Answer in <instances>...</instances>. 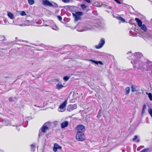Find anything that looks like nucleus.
<instances>
[{
	"label": "nucleus",
	"instance_id": "f257e3e1",
	"mask_svg": "<svg viewBox=\"0 0 152 152\" xmlns=\"http://www.w3.org/2000/svg\"><path fill=\"white\" fill-rule=\"evenodd\" d=\"M142 30L140 34V37L146 40L152 39V32L148 29L145 24H143L140 27Z\"/></svg>",
	"mask_w": 152,
	"mask_h": 152
},
{
	"label": "nucleus",
	"instance_id": "f03ea898",
	"mask_svg": "<svg viewBox=\"0 0 152 152\" xmlns=\"http://www.w3.org/2000/svg\"><path fill=\"white\" fill-rule=\"evenodd\" d=\"M142 56V54L139 52L136 53L132 56L131 62L134 67L139 68L142 66L139 59Z\"/></svg>",
	"mask_w": 152,
	"mask_h": 152
},
{
	"label": "nucleus",
	"instance_id": "7ed1b4c3",
	"mask_svg": "<svg viewBox=\"0 0 152 152\" xmlns=\"http://www.w3.org/2000/svg\"><path fill=\"white\" fill-rule=\"evenodd\" d=\"M72 15L75 18V20L77 21L81 19V16L83 15V13L81 12H77L75 13H73Z\"/></svg>",
	"mask_w": 152,
	"mask_h": 152
},
{
	"label": "nucleus",
	"instance_id": "20e7f679",
	"mask_svg": "<svg viewBox=\"0 0 152 152\" xmlns=\"http://www.w3.org/2000/svg\"><path fill=\"white\" fill-rule=\"evenodd\" d=\"M21 19L20 18H18L15 21H13L12 22V23H10V24H14L16 25H19L20 26H23L24 25H26V26H29V25H32V21H28L27 22V23H25V24H19L18 23H17V21H21Z\"/></svg>",
	"mask_w": 152,
	"mask_h": 152
},
{
	"label": "nucleus",
	"instance_id": "39448f33",
	"mask_svg": "<svg viewBox=\"0 0 152 152\" xmlns=\"http://www.w3.org/2000/svg\"><path fill=\"white\" fill-rule=\"evenodd\" d=\"M51 123L49 122H47L44 124L42 126L41 131L43 133H45L50 127Z\"/></svg>",
	"mask_w": 152,
	"mask_h": 152
},
{
	"label": "nucleus",
	"instance_id": "423d86ee",
	"mask_svg": "<svg viewBox=\"0 0 152 152\" xmlns=\"http://www.w3.org/2000/svg\"><path fill=\"white\" fill-rule=\"evenodd\" d=\"M76 137L77 140L79 141H83L85 138L83 133H77Z\"/></svg>",
	"mask_w": 152,
	"mask_h": 152
},
{
	"label": "nucleus",
	"instance_id": "0eeeda50",
	"mask_svg": "<svg viewBox=\"0 0 152 152\" xmlns=\"http://www.w3.org/2000/svg\"><path fill=\"white\" fill-rule=\"evenodd\" d=\"M94 28V27L93 26L88 25L86 26L83 28L82 29H77V31H86L88 30H92Z\"/></svg>",
	"mask_w": 152,
	"mask_h": 152
},
{
	"label": "nucleus",
	"instance_id": "6e6552de",
	"mask_svg": "<svg viewBox=\"0 0 152 152\" xmlns=\"http://www.w3.org/2000/svg\"><path fill=\"white\" fill-rule=\"evenodd\" d=\"M105 39L104 38H102L99 42L98 45H96L95 46L96 48L98 49L102 48L105 44Z\"/></svg>",
	"mask_w": 152,
	"mask_h": 152
},
{
	"label": "nucleus",
	"instance_id": "1a4fd4ad",
	"mask_svg": "<svg viewBox=\"0 0 152 152\" xmlns=\"http://www.w3.org/2000/svg\"><path fill=\"white\" fill-rule=\"evenodd\" d=\"M77 130V133H83V132L85 130V127L82 125H78L76 127Z\"/></svg>",
	"mask_w": 152,
	"mask_h": 152
},
{
	"label": "nucleus",
	"instance_id": "9d476101",
	"mask_svg": "<svg viewBox=\"0 0 152 152\" xmlns=\"http://www.w3.org/2000/svg\"><path fill=\"white\" fill-rule=\"evenodd\" d=\"M67 100L66 99L64 102L59 107L58 110L60 112H63L64 111V109L65 107L67 104Z\"/></svg>",
	"mask_w": 152,
	"mask_h": 152
},
{
	"label": "nucleus",
	"instance_id": "9b49d317",
	"mask_svg": "<svg viewBox=\"0 0 152 152\" xmlns=\"http://www.w3.org/2000/svg\"><path fill=\"white\" fill-rule=\"evenodd\" d=\"M77 108V105L76 104L73 105L70 104L68 106L67 108V110L68 111L70 112L72 110L76 109Z\"/></svg>",
	"mask_w": 152,
	"mask_h": 152
},
{
	"label": "nucleus",
	"instance_id": "f8f14e48",
	"mask_svg": "<svg viewBox=\"0 0 152 152\" xmlns=\"http://www.w3.org/2000/svg\"><path fill=\"white\" fill-rule=\"evenodd\" d=\"M51 3L48 0H43L42 1V4L45 6H50Z\"/></svg>",
	"mask_w": 152,
	"mask_h": 152
},
{
	"label": "nucleus",
	"instance_id": "ddd939ff",
	"mask_svg": "<svg viewBox=\"0 0 152 152\" xmlns=\"http://www.w3.org/2000/svg\"><path fill=\"white\" fill-rule=\"evenodd\" d=\"M69 123L67 121H65L61 124V127L63 129L66 127L68 125Z\"/></svg>",
	"mask_w": 152,
	"mask_h": 152
},
{
	"label": "nucleus",
	"instance_id": "4468645a",
	"mask_svg": "<svg viewBox=\"0 0 152 152\" xmlns=\"http://www.w3.org/2000/svg\"><path fill=\"white\" fill-rule=\"evenodd\" d=\"M7 15L8 17L12 20H13L15 18L14 15L10 12H8Z\"/></svg>",
	"mask_w": 152,
	"mask_h": 152
},
{
	"label": "nucleus",
	"instance_id": "2eb2a0df",
	"mask_svg": "<svg viewBox=\"0 0 152 152\" xmlns=\"http://www.w3.org/2000/svg\"><path fill=\"white\" fill-rule=\"evenodd\" d=\"M151 70V75L152 76V64H148L147 66V71Z\"/></svg>",
	"mask_w": 152,
	"mask_h": 152
},
{
	"label": "nucleus",
	"instance_id": "dca6fc26",
	"mask_svg": "<svg viewBox=\"0 0 152 152\" xmlns=\"http://www.w3.org/2000/svg\"><path fill=\"white\" fill-rule=\"evenodd\" d=\"M135 20L137 21L139 27L140 26H141L143 25L142 24V22L140 19H138L137 18H135Z\"/></svg>",
	"mask_w": 152,
	"mask_h": 152
},
{
	"label": "nucleus",
	"instance_id": "f3484780",
	"mask_svg": "<svg viewBox=\"0 0 152 152\" xmlns=\"http://www.w3.org/2000/svg\"><path fill=\"white\" fill-rule=\"evenodd\" d=\"M131 88L132 91L133 92L138 91L139 90L136 86L133 85L132 86Z\"/></svg>",
	"mask_w": 152,
	"mask_h": 152
},
{
	"label": "nucleus",
	"instance_id": "a211bd4d",
	"mask_svg": "<svg viewBox=\"0 0 152 152\" xmlns=\"http://www.w3.org/2000/svg\"><path fill=\"white\" fill-rule=\"evenodd\" d=\"M50 4L51 5H50V7H51L54 8H57L58 7V4L54 2H52V3H51Z\"/></svg>",
	"mask_w": 152,
	"mask_h": 152
},
{
	"label": "nucleus",
	"instance_id": "6ab92c4d",
	"mask_svg": "<svg viewBox=\"0 0 152 152\" xmlns=\"http://www.w3.org/2000/svg\"><path fill=\"white\" fill-rule=\"evenodd\" d=\"M63 87V86L62 85L59 83L57 84L56 86V88L58 90L62 88Z\"/></svg>",
	"mask_w": 152,
	"mask_h": 152
},
{
	"label": "nucleus",
	"instance_id": "aec40b11",
	"mask_svg": "<svg viewBox=\"0 0 152 152\" xmlns=\"http://www.w3.org/2000/svg\"><path fill=\"white\" fill-rule=\"evenodd\" d=\"M8 124L5 120H3L2 121H0V126L7 125Z\"/></svg>",
	"mask_w": 152,
	"mask_h": 152
},
{
	"label": "nucleus",
	"instance_id": "412c9836",
	"mask_svg": "<svg viewBox=\"0 0 152 152\" xmlns=\"http://www.w3.org/2000/svg\"><path fill=\"white\" fill-rule=\"evenodd\" d=\"M146 109V105L145 104H144L143 105L142 109V115L145 113V110Z\"/></svg>",
	"mask_w": 152,
	"mask_h": 152
},
{
	"label": "nucleus",
	"instance_id": "4be33fe9",
	"mask_svg": "<svg viewBox=\"0 0 152 152\" xmlns=\"http://www.w3.org/2000/svg\"><path fill=\"white\" fill-rule=\"evenodd\" d=\"M118 19L121 20L123 22H125V20L122 17H121L120 16H118L116 17Z\"/></svg>",
	"mask_w": 152,
	"mask_h": 152
},
{
	"label": "nucleus",
	"instance_id": "5701e85b",
	"mask_svg": "<svg viewBox=\"0 0 152 152\" xmlns=\"http://www.w3.org/2000/svg\"><path fill=\"white\" fill-rule=\"evenodd\" d=\"M18 13L22 16H24L26 15V13L24 11H19Z\"/></svg>",
	"mask_w": 152,
	"mask_h": 152
},
{
	"label": "nucleus",
	"instance_id": "b1692460",
	"mask_svg": "<svg viewBox=\"0 0 152 152\" xmlns=\"http://www.w3.org/2000/svg\"><path fill=\"white\" fill-rule=\"evenodd\" d=\"M54 146L57 149H61V147L56 143L54 144Z\"/></svg>",
	"mask_w": 152,
	"mask_h": 152
},
{
	"label": "nucleus",
	"instance_id": "393cba45",
	"mask_svg": "<svg viewBox=\"0 0 152 152\" xmlns=\"http://www.w3.org/2000/svg\"><path fill=\"white\" fill-rule=\"evenodd\" d=\"M146 94L148 95V96L151 101H152V95L151 93L146 92Z\"/></svg>",
	"mask_w": 152,
	"mask_h": 152
},
{
	"label": "nucleus",
	"instance_id": "a878e982",
	"mask_svg": "<svg viewBox=\"0 0 152 152\" xmlns=\"http://www.w3.org/2000/svg\"><path fill=\"white\" fill-rule=\"evenodd\" d=\"M51 28L53 30L58 31L59 30L58 28L55 25L52 26H51Z\"/></svg>",
	"mask_w": 152,
	"mask_h": 152
},
{
	"label": "nucleus",
	"instance_id": "bb28decb",
	"mask_svg": "<svg viewBox=\"0 0 152 152\" xmlns=\"http://www.w3.org/2000/svg\"><path fill=\"white\" fill-rule=\"evenodd\" d=\"M130 88L129 87H126V94H128L129 92L130 91Z\"/></svg>",
	"mask_w": 152,
	"mask_h": 152
},
{
	"label": "nucleus",
	"instance_id": "cd10ccee",
	"mask_svg": "<svg viewBox=\"0 0 152 152\" xmlns=\"http://www.w3.org/2000/svg\"><path fill=\"white\" fill-rule=\"evenodd\" d=\"M102 115V111L101 110H100L99 111L98 115H97V118H99Z\"/></svg>",
	"mask_w": 152,
	"mask_h": 152
},
{
	"label": "nucleus",
	"instance_id": "c85d7f7f",
	"mask_svg": "<svg viewBox=\"0 0 152 152\" xmlns=\"http://www.w3.org/2000/svg\"><path fill=\"white\" fill-rule=\"evenodd\" d=\"M29 4L30 5H32L34 4V0H28Z\"/></svg>",
	"mask_w": 152,
	"mask_h": 152
},
{
	"label": "nucleus",
	"instance_id": "c756f323",
	"mask_svg": "<svg viewBox=\"0 0 152 152\" xmlns=\"http://www.w3.org/2000/svg\"><path fill=\"white\" fill-rule=\"evenodd\" d=\"M148 112L151 117H152V109H151L149 108L148 109Z\"/></svg>",
	"mask_w": 152,
	"mask_h": 152
},
{
	"label": "nucleus",
	"instance_id": "7c9ffc66",
	"mask_svg": "<svg viewBox=\"0 0 152 152\" xmlns=\"http://www.w3.org/2000/svg\"><path fill=\"white\" fill-rule=\"evenodd\" d=\"M81 7L83 9H85L87 7V6L83 4H81Z\"/></svg>",
	"mask_w": 152,
	"mask_h": 152
},
{
	"label": "nucleus",
	"instance_id": "2f4dec72",
	"mask_svg": "<svg viewBox=\"0 0 152 152\" xmlns=\"http://www.w3.org/2000/svg\"><path fill=\"white\" fill-rule=\"evenodd\" d=\"M88 60L89 61H92V62H93L96 64H98V61H94V60H91V59Z\"/></svg>",
	"mask_w": 152,
	"mask_h": 152
},
{
	"label": "nucleus",
	"instance_id": "473e14b6",
	"mask_svg": "<svg viewBox=\"0 0 152 152\" xmlns=\"http://www.w3.org/2000/svg\"><path fill=\"white\" fill-rule=\"evenodd\" d=\"M31 150L34 151L35 149V146L33 144L31 145Z\"/></svg>",
	"mask_w": 152,
	"mask_h": 152
},
{
	"label": "nucleus",
	"instance_id": "72a5a7b5",
	"mask_svg": "<svg viewBox=\"0 0 152 152\" xmlns=\"http://www.w3.org/2000/svg\"><path fill=\"white\" fill-rule=\"evenodd\" d=\"M69 77H68L67 76H65L64 77L63 79L64 80L67 81L69 80Z\"/></svg>",
	"mask_w": 152,
	"mask_h": 152
},
{
	"label": "nucleus",
	"instance_id": "f704fd0d",
	"mask_svg": "<svg viewBox=\"0 0 152 152\" xmlns=\"http://www.w3.org/2000/svg\"><path fill=\"white\" fill-rule=\"evenodd\" d=\"M41 131V130L39 131V137H40L43 134V133Z\"/></svg>",
	"mask_w": 152,
	"mask_h": 152
},
{
	"label": "nucleus",
	"instance_id": "c9c22d12",
	"mask_svg": "<svg viewBox=\"0 0 152 152\" xmlns=\"http://www.w3.org/2000/svg\"><path fill=\"white\" fill-rule=\"evenodd\" d=\"M148 148H145L141 150L140 152H146L148 150Z\"/></svg>",
	"mask_w": 152,
	"mask_h": 152
},
{
	"label": "nucleus",
	"instance_id": "e433bc0d",
	"mask_svg": "<svg viewBox=\"0 0 152 152\" xmlns=\"http://www.w3.org/2000/svg\"><path fill=\"white\" fill-rule=\"evenodd\" d=\"M62 1L64 3H68L70 2L69 0H62Z\"/></svg>",
	"mask_w": 152,
	"mask_h": 152
},
{
	"label": "nucleus",
	"instance_id": "4c0bfd02",
	"mask_svg": "<svg viewBox=\"0 0 152 152\" xmlns=\"http://www.w3.org/2000/svg\"><path fill=\"white\" fill-rule=\"evenodd\" d=\"M57 18L58 19L60 20H61L62 19V18L59 15L57 16Z\"/></svg>",
	"mask_w": 152,
	"mask_h": 152
},
{
	"label": "nucleus",
	"instance_id": "58836bf2",
	"mask_svg": "<svg viewBox=\"0 0 152 152\" xmlns=\"http://www.w3.org/2000/svg\"><path fill=\"white\" fill-rule=\"evenodd\" d=\"M57 149L54 146V148L53 149V151H54L56 152L57 151Z\"/></svg>",
	"mask_w": 152,
	"mask_h": 152
},
{
	"label": "nucleus",
	"instance_id": "ea45409f",
	"mask_svg": "<svg viewBox=\"0 0 152 152\" xmlns=\"http://www.w3.org/2000/svg\"><path fill=\"white\" fill-rule=\"evenodd\" d=\"M137 135H135L134 136V138L133 139V141H135L137 138Z\"/></svg>",
	"mask_w": 152,
	"mask_h": 152
},
{
	"label": "nucleus",
	"instance_id": "a19ab883",
	"mask_svg": "<svg viewBox=\"0 0 152 152\" xmlns=\"http://www.w3.org/2000/svg\"><path fill=\"white\" fill-rule=\"evenodd\" d=\"M114 1L118 4H121V2L118 0H114Z\"/></svg>",
	"mask_w": 152,
	"mask_h": 152
},
{
	"label": "nucleus",
	"instance_id": "79ce46f5",
	"mask_svg": "<svg viewBox=\"0 0 152 152\" xmlns=\"http://www.w3.org/2000/svg\"><path fill=\"white\" fill-rule=\"evenodd\" d=\"M85 1L87 2L88 3H91V1L90 0H85Z\"/></svg>",
	"mask_w": 152,
	"mask_h": 152
},
{
	"label": "nucleus",
	"instance_id": "37998d69",
	"mask_svg": "<svg viewBox=\"0 0 152 152\" xmlns=\"http://www.w3.org/2000/svg\"><path fill=\"white\" fill-rule=\"evenodd\" d=\"M9 100L10 102H12L13 101V98L12 97H10L9 99Z\"/></svg>",
	"mask_w": 152,
	"mask_h": 152
},
{
	"label": "nucleus",
	"instance_id": "c03bdc74",
	"mask_svg": "<svg viewBox=\"0 0 152 152\" xmlns=\"http://www.w3.org/2000/svg\"><path fill=\"white\" fill-rule=\"evenodd\" d=\"M98 64H102V63L101 61H98Z\"/></svg>",
	"mask_w": 152,
	"mask_h": 152
},
{
	"label": "nucleus",
	"instance_id": "a18cd8bd",
	"mask_svg": "<svg viewBox=\"0 0 152 152\" xmlns=\"http://www.w3.org/2000/svg\"><path fill=\"white\" fill-rule=\"evenodd\" d=\"M2 37L3 38V39H4V40H6V39H5V37H4V36H2Z\"/></svg>",
	"mask_w": 152,
	"mask_h": 152
},
{
	"label": "nucleus",
	"instance_id": "49530a36",
	"mask_svg": "<svg viewBox=\"0 0 152 152\" xmlns=\"http://www.w3.org/2000/svg\"><path fill=\"white\" fill-rule=\"evenodd\" d=\"M139 141H140V140L139 139H137V142H139Z\"/></svg>",
	"mask_w": 152,
	"mask_h": 152
},
{
	"label": "nucleus",
	"instance_id": "de8ad7c7",
	"mask_svg": "<svg viewBox=\"0 0 152 152\" xmlns=\"http://www.w3.org/2000/svg\"><path fill=\"white\" fill-rule=\"evenodd\" d=\"M20 126V125H16V127H18V126Z\"/></svg>",
	"mask_w": 152,
	"mask_h": 152
},
{
	"label": "nucleus",
	"instance_id": "09e8293b",
	"mask_svg": "<svg viewBox=\"0 0 152 152\" xmlns=\"http://www.w3.org/2000/svg\"><path fill=\"white\" fill-rule=\"evenodd\" d=\"M151 23L152 24V19L151 20Z\"/></svg>",
	"mask_w": 152,
	"mask_h": 152
},
{
	"label": "nucleus",
	"instance_id": "8fccbe9b",
	"mask_svg": "<svg viewBox=\"0 0 152 152\" xmlns=\"http://www.w3.org/2000/svg\"><path fill=\"white\" fill-rule=\"evenodd\" d=\"M17 130H18V131H19L20 130V129H19L17 128Z\"/></svg>",
	"mask_w": 152,
	"mask_h": 152
},
{
	"label": "nucleus",
	"instance_id": "3c124183",
	"mask_svg": "<svg viewBox=\"0 0 152 152\" xmlns=\"http://www.w3.org/2000/svg\"><path fill=\"white\" fill-rule=\"evenodd\" d=\"M129 53H131V52H129Z\"/></svg>",
	"mask_w": 152,
	"mask_h": 152
}]
</instances>
